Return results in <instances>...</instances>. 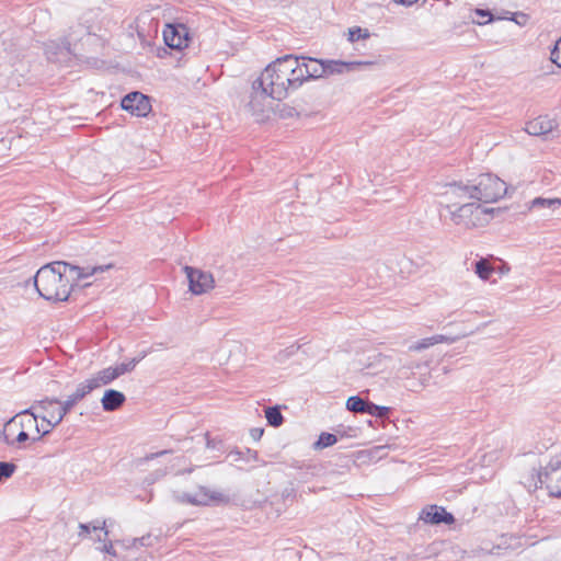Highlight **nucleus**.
<instances>
[{
	"label": "nucleus",
	"instance_id": "f257e3e1",
	"mask_svg": "<svg viewBox=\"0 0 561 561\" xmlns=\"http://www.w3.org/2000/svg\"><path fill=\"white\" fill-rule=\"evenodd\" d=\"M112 264L79 267L66 262L42 266L34 275V285L41 297L50 301H66L71 293V280H79L112 268Z\"/></svg>",
	"mask_w": 561,
	"mask_h": 561
},
{
	"label": "nucleus",
	"instance_id": "f03ea898",
	"mask_svg": "<svg viewBox=\"0 0 561 561\" xmlns=\"http://www.w3.org/2000/svg\"><path fill=\"white\" fill-rule=\"evenodd\" d=\"M541 458L536 466V453L524 455V461L531 468L523 477L522 483L529 492L546 488L552 497L561 499V444L553 443L543 453L538 448Z\"/></svg>",
	"mask_w": 561,
	"mask_h": 561
},
{
	"label": "nucleus",
	"instance_id": "7ed1b4c3",
	"mask_svg": "<svg viewBox=\"0 0 561 561\" xmlns=\"http://www.w3.org/2000/svg\"><path fill=\"white\" fill-rule=\"evenodd\" d=\"M446 190L442 194L446 199V208L453 211V207L460 206L463 203H469L468 199L478 202H485L486 197L491 196V174H481L478 182L472 185H462L460 183H448Z\"/></svg>",
	"mask_w": 561,
	"mask_h": 561
},
{
	"label": "nucleus",
	"instance_id": "20e7f679",
	"mask_svg": "<svg viewBox=\"0 0 561 561\" xmlns=\"http://www.w3.org/2000/svg\"><path fill=\"white\" fill-rule=\"evenodd\" d=\"M276 66L268 65L262 71L261 76L253 81L252 95L249 105L254 108L255 101L259 98H272L274 100H283L288 95V87L286 79H280L282 73L276 70Z\"/></svg>",
	"mask_w": 561,
	"mask_h": 561
},
{
	"label": "nucleus",
	"instance_id": "39448f33",
	"mask_svg": "<svg viewBox=\"0 0 561 561\" xmlns=\"http://www.w3.org/2000/svg\"><path fill=\"white\" fill-rule=\"evenodd\" d=\"M491 196L485 202L463 203L450 211V219L455 225L466 228H481L489 225L491 219Z\"/></svg>",
	"mask_w": 561,
	"mask_h": 561
},
{
	"label": "nucleus",
	"instance_id": "423d86ee",
	"mask_svg": "<svg viewBox=\"0 0 561 561\" xmlns=\"http://www.w3.org/2000/svg\"><path fill=\"white\" fill-rule=\"evenodd\" d=\"M41 408L37 407V401L28 409L20 412L19 414L11 417L3 426V431L1 433L2 439L4 444L9 446L14 445V440L10 438V432L13 431L14 427H20L23 431L28 432L30 430H34L38 435L36 437L32 438V442H38L44 437L43 431H41V427L38 425V419L42 420L43 423L48 424V419L46 415H39L34 412V410H37Z\"/></svg>",
	"mask_w": 561,
	"mask_h": 561
},
{
	"label": "nucleus",
	"instance_id": "0eeeda50",
	"mask_svg": "<svg viewBox=\"0 0 561 561\" xmlns=\"http://www.w3.org/2000/svg\"><path fill=\"white\" fill-rule=\"evenodd\" d=\"M90 392H92L91 387L87 383V381L80 382L75 392L68 396V398L65 401H60L57 398H44L42 400L37 401V407L41 408V410H46L47 405H54L58 404L57 408V417L55 421L48 420V428L43 431L42 435H48L53 428H55L57 425H59L64 417L72 410V408L83 400Z\"/></svg>",
	"mask_w": 561,
	"mask_h": 561
},
{
	"label": "nucleus",
	"instance_id": "6e6552de",
	"mask_svg": "<svg viewBox=\"0 0 561 561\" xmlns=\"http://www.w3.org/2000/svg\"><path fill=\"white\" fill-rule=\"evenodd\" d=\"M184 272L188 280V288L194 295H202L214 288V276L209 272L202 271L192 266H184Z\"/></svg>",
	"mask_w": 561,
	"mask_h": 561
},
{
	"label": "nucleus",
	"instance_id": "1a4fd4ad",
	"mask_svg": "<svg viewBox=\"0 0 561 561\" xmlns=\"http://www.w3.org/2000/svg\"><path fill=\"white\" fill-rule=\"evenodd\" d=\"M180 503H187L192 505H208L210 502H228V497L220 492H213L208 489L201 486L194 493H178L174 495Z\"/></svg>",
	"mask_w": 561,
	"mask_h": 561
},
{
	"label": "nucleus",
	"instance_id": "9d476101",
	"mask_svg": "<svg viewBox=\"0 0 561 561\" xmlns=\"http://www.w3.org/2000/svg\"><path fill=\"white\" fill-rule=\"evenodd\" d=\"M121 106L124 111L138 117H145L151 111L150 99L139 91L126 94L122 99Z\"/></svg>",
	"mask_w": 561,
	"mask_h": 561
},
{
	"label": "nucleus",
	"instance_id": "9b49d317",
	"mask_svg": "<svg viewBox=\"0 0 561 561\" xmlns=\"http://www.w3.org/2000/svg\"><path fill=\"white\" fill-rule=\"evenodd\" d=\"M163 39L167 46L174 49H182L190 41L186 27L183 24H167L163 30Z\"/></svg>",
	"mask_w": 561,
	"mask_h": 561
},
{
	"label": "nucleus",
	"instance_id": "f8f14e48",
	"mask_svg": "<svg viewBox=\"0 0 561 561\" xmlns=\"http://www.w3.org/2000/svg\"><path fill=\"white\" fill-rule=\"evenodd\" d=\"M420 520L425 524L439 525L446 524L451 525L455 522V517L451 513L447 512L443 506L427 505L425 506L419 516Z\"/></svg>",
	"mask_w": 561,
	"mask_h": 561
},
{
	"label": "nucleus",
	"instance_id": "ddd939ff",
	"mask_svg": "<svg viewBox=\"0 0 561 561\" xmlns=\"http://www.w3.org/2000/svg\"><path fill=\"white\" fill-rule=\"evenodd\" d=\"M557 126L558 125L553 119L545 115L538 116L537 118L528 122L525 130L531 136H548L553 134Z\"/></svg>",
	"mask_w": 561,
	"mask_h": 561
},
{
	"label": "nucleus",
	"instance_id": "4468645a",
	"mask_svg": "<svg viewBox=\"0 0 561 561\" xmlns=\"http://www.w3.org/2000/svg\"><path fill=\"white\" fill-rule=\"evenodd\" d=\"M500 21H512L515 25L523 27L529 21V15L517 11L512 12L502 8H493V24Z\"/></svg>",
	"mask_w": 561,
	"mask_h": 561
},
{
	"label": "nucleus",
	"instance_id": "2eb2a0df",
	"mask_svg": "<svg viewBox=\"0 0 561 561\" xmlns=\"http://www.w3.org/2000/svg\"><path fill=\"white\" fill-rule=\"evenodd\" d=\"M300 61L304 67L305 77H307L308 80L325 77L323 60L300 56Z\"/></svg>",
	"mask_w": 561,
	"mask_h": 561
},
{
	"label": "nucleus",
	"instance_id": "dca6fc26",
	"mask_svg": "<svg viewBox=\"0 0 561 561\" xmlns=\"http://www.w3.org/2000/svg\"><path fill=\"white\" fill-rule=\"evenodd\" d=\"M370 62L364 61H340V60H323V68L325 69V77L334 73H343L351 71L363 65H369Z\"/></svg>",
	"mask_w": 561,
	"mask_h": 561
},
{
	"label": "nucleus",
	"instance_id": "f3484780",
	"mask_svg": "<svg viewBox=\"0 0 561 561\" xmlns=\"http://www.w3.org/2000/svg\"><path fill=\"white\" fill-rule=\"evenodd\" d=\"M125 401V394L115 389L105 390L103 398L101 399L102 408L106 412L116 411L124 404Z\"/></svg>",
	"mask_w": 561,
	"mask_h": 561
},
{
	"label": "nucleus",
	"instance_id": "a211bd4d",
	"mask_svg": "<svg viewBox=\"0 0 561 561\" xmlns=\"http://www.w3.org/2000/svg\"><path fill=\"white\" fill-rule=\"evenodd\" d=\"M300 60V57L294 55H286L277 58L275 61L271 62V65L276 66V70L282 73L280 79H286V82H289L290 72L297 68V64Z\"/></svg>",
	"mask_w": 561,
	"mask_h": 561
},
{
	"label": "nucleus",
	"instance_id": "6ab92c4d",
	"mask_svg": "<svg viewBox=\"0 0 561 561\" xmlns=\"http://www.w3.org/2000/svg\"><path fill=\"white\" fill-rule=\"evenodd\" d=\"M115 379H117V373L114 370L113 367H107L100 370L99 373L95 374V376H93L90 379H87L85 381L93 391L94 389H98L101 386L111 383Z\"/></svg>",
	"mask_w": 561,
	"mask_h": 561
},
{
	"label": "nucleus",
	"instance_id": "aec40b11",
	"mask_svg": "<svg viewBox=\"0 0 561 561\" xmlns=\"http://www.w3.org/2000/svg\"><path fill=\"white\" fill-rule=\"evenodd\" d=\"M454 341H455L454 337L443 335V334H437V335H433L431 337L422 339V340L417 341L416 343L412 344L409 348L411 351H422V350L428 348L438 343L450 344Z\"/></svg>",
	"mask_w": 561,
	"mask_h": 561
},
{
	"label": "nucleus",
	"instance_id": "412c9836",
	"mask_svg": "<svg viewBox=\"0 0 561 561\" xmlns=\"http://www.w3.org/2000/svg\"><path fill=\"white\" fill-rule=\"evenodd\" d=\"M514 191V186L507 185L505 181L493 174V203L505 196H512Z\"/></svg>",
	"mask_w": 561,
	"mask_h": 561
},
{
	"label": "nucleus",
	"instance_id": "4be33fe9",
	"mask_svg": "<svg viewBox=\"0 0 561 561\" xmlns=\"http://www.w3.org/2000/svg\"><path fill=\"white\" fill-rule=\"evenodd\" d=\"M288 79H290L289 82H286L288 90H296L302 84L304 81L308 80V78L305 77L304 67L300 60L297 64V68L290 72V77H288Z\"/></svg>",
	"mask_w": 561,
	"mask_h": 561
},
{
	"label": "nucleus",
	"instance_id": "5701e85b",
	"mask_svg": "<svg viewBox=\"0 0 561 561\" xmlns=\"http://www.w3.org/2000/svg\"><path fill=\"white\" fill-rule=\"evenodd\" d=\"M559 206H561L560 198L536 197L529 203L528 209L530 210L534 208H556Z\"/></svg>",
	"mask_w": 561,
	"mask_h": 561
},
{
	"label": "nucleus",
	"instance_id": "b1692460",
	"mask_svg": "<svg viewBox=\"0 0 561 561\" xmlns=\"http://www.w3.org/2000/svg\"><path fill=\"white\" fill-rule=\"evenodd\" d=\"M147 353L142 352L138 357L130 359L127 363H121L114 366V370L117 373V378L124 374L130 373L135 369L136 365L146 357Z\"/></svg>",
	"mask_w": 561,
	"mask_h": 561
},
{
	"label": "nucleus",
	"instance_id": "393cba45",
	"mask_svg": "<svg viewBox=\"0 0 561 561\" xmlns=\"http://www.w3.org/2000/svg\"><path fill=\"white\" fill-rule=\"evenodd\" d=\"M474 273L481 278V279H489L491 277V262L486 257H480L474 263Z\"/></svg>",
	"mask_w": 561,
	"mask_h": 561
},
{
	"label": "nucleus",
	"instance_id": "a878e982",
	"mask_svg": "<svg viewBox=\"0 0 561 561\" xmlns=\"http://www.w3.org/2000/svg\"><path fill=\"white\" fill-rule=\"evenodd\" d=\"M290 467L300 472L299 478L304 481H307L309 476H314L316 473V466L304 461L295 460Z\"/></svg>",
	"mask_w": 561,
	"mask_h": 561
},
{
	"label": "nucleus",
	"instance_id": "bb28decb",
	"mask_svg": "<svg viewBox=\"0 0 561 561\" xmlns=\"http://www.w3.org/2000/svg\"><path fill=\"white\" fill-rule=\"evenodd\" d=\"M265 417L268 425L278 427L283 424L284 417L278 407H268L265 410Z\"/></svg>",
	"mask_w": 561,
	"mask_h": 561
},
{
	"label": "nucleus",
	"instance_id": "cd10ccee",
	"mask_svg": "<svg viewBox=\"0 0 561 561\" xmlns=\"http://www.w3.org/2000/svg\"><path fill=\"white\" fill-rule=\"evenodd\" d=\"M368 401L358 396L350 397L346 401V409L354 413H365Z\"/></svg>",
	"mask_w": 561,
	"mask_h": 561
},
{
	"label": "nucleus",
	"instance_id": "c85d7f7f",
	"mask_svg": "<svg viewBox=\"0 0 561 561\" xmlns=\"http://www.w3.org/2000/svg\"><path fill=\"white\" fill-rule=\"evenodd\" d=\"M390 411L391 409L388 407L378 405L375 404L374 402L368 401L365 413L376 416L378 419H387L389 416Z\"/></svg>",
	"mask_w": 561,
	"mask_h": 561
},
{
	"label": "nucleus",
	"instance_id": "c756f323",
	"mask_svg": "<svg viewBox=\"0 0 561 561\" xmlns=\"http://www.w3.org/2000/svg\"><path fill=\"white\" fill-rule=\"evenodd\" d=\"M104 526H105V522H100V520H96L91 524H80L79 525V529H80L79 536L87 537L91 533V530H93V531L104 530V536H107L108 531L104 529Z\"/></svg>",
	"mask_w": 561,
	"mask_h": 561
},
{
	"label": "nucleus",
	"instance_id": "7c9ffc66",
	"mask_svg": "<svg viewBox=\"0 0 561 561\" xmlns=\"http://www.w3.org/2000/svg\"><path fill=\"white\" fill-rule=\"evenodd\" d=\"M229 456L233 457L236 461L242 459L245 461H257L259 460V454L256 450L245 448L244 450H232L230 451Z\"/></svg>",
	"mask_w": 561,
	"mask_h": 561
},
{
	"label": "nucleus",
	"instance_id": "2f4dec72",
	"mask_svg": "<svg viewBox=\"0 0 561 561\" xmlns=\"http://www.w3.org/2000/svg\"><path fill=\"white\" fill-rule=\"evenodd\" d=\"M337 438L331 433H321L318 440L313 444L314 449H323L334 445Z\"/></svg>",
	"mask_w": 561,
	"mask_h": 561
},
{
	"label": "nucleus",
	"instance_id": "473e14b6",
	"mask_svg": "<svg viewBox=\"0 0 561 561\" xmlns=\"http://www.w3.org/2000/svg\"><path fill=\"white\" fill-rule=\"evenodd\" d=\"M472 22L479 25L491 23V10L476 9L471 15Z\"/></svg>",
	"mask_w": 561,
	"mask_h": 561
},
{
	"label": "nucleus",
	"instance_id": "72a5a7b5",
	"mask_svg": "<svg viewBox=\"0 0 561 561\" xmlns=\"http://www.w3.org/2000/svg\"><path fill=\"white\" fill-rule=\"evenodd\" d=\"M510 270V265L505 261L493 255V274H499L501 277L502 275L507 274Z\"/></svg>",
	"mask_w": 561,
	"mask_h": 561
},
{
	"label": "nucleus",
	"instance_id": "f704fd0d",
	"mask_svg": "<svg viewBox=\"0 0 561 561\" xmlns=\"http://www.w3.org/2000/svg\"><path fill=\"white\" fill-rule=\"evenodd\" d=\"M16 469V466L13 462L1 461L0 462V482L2 479L10 478Z\"/></svg>",
	"mask_w": 561,
	"mask_h": 561
},
{
	"label": "nucleus",
	"instance_id": "c9c22d12",
	"mask_svg": "<svg viewBox=\"0 0 561 561\" xmlns=\"http://www.w3.org/2000/svg\"><path fill=\"white\" fill-rule=\"evenodd\" d=\"M156 538H153L151 535H146L140 538H134L130 542V545L127 546V548H136L138 546L142 547H150L153 545V541Z\"/></svg>",
	"mask_w": 561,
	"mask_h": 561
},
{
	"label": "nucleus",
	"instance_id": "e433bc0d",
	"mask_svg": "<svg viewBox=\"0 0 561 561\" xmlns=\"http://www.w3.org/2000/svg\"><path fill=\"white\" fill-rule=\"evenodd\" d=\"M550 60L561 69V37L556 42L553 48L550 51Z\"/></svg>",
	"mask_w": 561,
	"mask_h": 561
},
{
	"label": "nucleus",
	"instance_id": "4c0bfd02",
	"mask_svg": "<svg viewBox=\"0 0 561 561\" xmlns=\"http://www.w3.org/2000/svg\"><path fill=\"white\" fill-rule=\"evenodd\" d=\"M369 33L367 30H363L360 27H353L348 30V41L355 42L360 38H368Z\"/></svg>",
	"mask_w": 561,
	"mask_h": 561
},
{
	"label": "nucleus",
	"instance_id": "58836bf2",
	"mask_svg": "<svg viewBox=\"0 0 561 561\" xmlns=\"http://www.w3.org/2000/svg\"><path fill=\"white\" fill-rule=\"evenodd\" d=\"M206 447L208 449L217 450L219 453H224V443L219 438H213L208 434H206Z\"/></svg>",
	"mask_w": 561,
	"mask_h": 561
},
{
	"label": "nucleus",
	"instance_id": "ea45409f",
	"mask_svg": "<svg viewBox=\"0 0 561 561\" xmlns=\"http://www.w3.org/2000/svg\"><path fill=\"white\" fill-rule=\"evenodd\" d=\"M14 440V444L15 443H19V444H22V443H25L27 442L28 439H31L30 435H28V432L26 431H23V430H19L15 438H12Z\"/></svg>",
	"mask_w": 561,
	"mask_h": 561
},
{
	"label": "nucleus",
	"instance_id": "a19ab883",
	"mask_svg": "<svg viewBox=\"0 0 561 561\" xmlns=\"http://www.w3.org/2000/svg\"><path fill=\"white\" fill-rule=\"evenodd\" d=\"M51 405H47L46 410H42L43 413H38L39 415H46L48 420L55 421L57 417V409L51 410Z\"/></svg>",
	"mask_w": 561,
	"mask_h": 561
},
{
	"label": "nucleus",
	"instance_id": "79ce46f5",
	"mask_svg": "<svg viewBox=\"0 0 561 561\" xmlns=\"http://www.w3.org/2000/svg\"><path fill=\"white\" fill-rule=\"evenodd\" d=\"M101 551H102V552H106V553H108V554H111V556H114V557L116 556V552H115V550H114V548H113V543H112V541H110L108 543H105V545L101 548Z\"/></svg>",
	"mask_w": 561,
	"mask_h": 561
},
{
	"label": "nucleus",
	"instance_id": "37998d69",
	"mask_svg": "<svg viewBox=\"0 0 561 561\" xmlns=\"http://www.w3.org/2000/svg\"><path fill=\"white\" fill-rule=\"evenodd\" d=\"M263 432L264 431L262 428H252L250 434L254 440H259L262 437Z\"/></svg>",
	"mask_w": 561,
	"mask_h": 561
},
{
	"label": "nucleus",
	"instance_id": "c03bdc74",
	"mask_svg": "<svg viewBox=\"0 0 561 561\" xmlns=\"http://www.w3.org/2000/svg\"><path fill=\"white\" fill-rule=\"evenodd\" d=\"M397 3H400L404 7H411L412 4L416 3L419 0H393Z\"/></svg>",
	"mask_w": 561,
	"mask_h": 561
},
{
	"label": "nucleus",
	"instance_id": "a18cd8bd",
	"mask_svg": "<svg viewBox=\"0 0 561 561\" xmlns=\"http://www.w3.org/2000/svg\"><path fill=\"white\" fill-rule=\"evenodd\" d=\"M169 450H162V451H159V453H156V454H151L150 456H147L146 459L149 460V459H153L156 457H159V456H162V455H165L168 454Z\"/></svg>",
	"mask_w": 561,
	"mask_h": 561
},
{
	"label": "nucleus",
	"instance_id": "49530a36",
	"mask_svg": "<svg viewBox=\"0 0 561 561\" xmlns=\"http://www.w3.org/2000/svg\"><path fill=\"white\" fill-rule=\"evenodd\" d=\"M419 367H420L419 364H411V365L407 366L408 369H413V368H419Z\"/></svg>",
	"mask_w": 561,
	"mask_h": 561
},
{
	"label": "nucleus",
	"instance_id": "de8ad7c7",
	"mask_svg": "<svg viewBox=\"0 0 561 561\" xmlns=\"http://www.w3.org/2000/svg\"><path fill=\"white\" fill-rule=\"evenodd\" d=\"M428 378H423L420 382V386L421 387H425L426 386V382H427Z\"/></svg>",
	"mask_w": 561,
	"mask_h": 561
},
{
	"label": "nucleus",
	"instance_id": "09e8293b",
	"mask_svg": "<svg viewBox=\"0 0 561 561\" xmlns=\"http://www.w3.org/2000/svg\"><path fill=\"white\" fill-rule=\"evenodd\" d=\"M500 211H501V208H494L493 207V210H492L493 217H495L496 214L500 213Z\"/></svg>",
	"mask_w": 561,
	"mask_h": 561
},
{
	"label": "nucleus",
	"instance_id": "8fccbe9b",
	"mask_svg": "<svg viewBox=\"0 0 561 561\" xmlns=\"http://www.w3.org/2000/svg\"><path fill=\"white\" fill-rule=\"evenodd\" d=\"M18 430H20V427H14L13 431L10 432V438H12L13 434L16 433Z\"/></svg>",
	"mask_w": 561,
	"mask_h": 561
},
{
	"label": "nucleus",
	"instance_id": "3c124183",
	"mask_svg": "<svg viewBox=\"0 0 561 561\" xmlns=\"http://www.w3.org/2000/svg\"><path fill=\"white\" fill-rule=\"evenodd\" d=\"M387 446H378L376 447V450L379 451V450H383Z\"/></svg>",
	"mask_w": 561,
	"mask_h": 561
},
{
	"label": "nucleus",
	"instance_id": "603ef678",
	"mask_svg": "<svg viewBox=\"0 0 561 561\" xmlns=\"http://www.w3.org/2000/svg\"><path fill=\"white\" fill-rule=\"evenodd\" d=\"M290 492H288L287 490L285 492H283V495H289Z\"/></svg>",
	"mask_w": 561,
	"mask_h": 561
},
{
	"label": "nucleus",
	"instance_id": "864d4df0",
	"mask_svg": "<svg viewBox=\"0 0 561 561\" xmlns=\"http://www.w3.org/2000/svg\"><path fill=\"white\" fill-rule=\"evenodd\" d=\"M290 492H288L287 490L285 492H283V495H289Z\"/></svg>",
	"mask_w": 561,
	"mask_h": 561
},
{
	"label": "nucleus",
	"instance_id": "5fc2aeb1",
	"mask_svg": "<svg viewBox=\"0 0 561 561\" xmlns=\"http://www.w3.org/2000/svg\"><path fill=\"white\" fill-rule=\"evenodd\" d=\"M47 428H48V426H47V424H46V425H44V427H43V428H41V431H45V430H47Z\"/></svg>",
	"mask_w": 561,
	"mask_h": 561
},
{
	"label": "nucleus",
	"instance_id": "6e6d98bb",
	"mask_svg": "<svg viewBox=\"0 0 561 561\" xmlns=\"http://www.w3.org/2000/svg\"><path fill=\"white\" fill-rule=\"evenodd\" d=\"M506 41H507V38H506V37H504V38H502L500 42H501V43H505Z\"/></svg>",
	"mask_w": 561,
	"mask_h": 561
}]
</instances>
